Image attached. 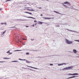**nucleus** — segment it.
Instances as JSON below:
<instances>
[{"instance_id":"obj_1","label":"nucleus","mask_w":79,"mask_h":79,"mask_svg":"<svg viewBox=\"0 0 79 79\" xmlns=\"http://www.w3.org/2000/svg\"><path fill=\"white\" fill-rule=\"evenodd\" d=\"M65 42H66V43L67 44H71L73 43V42H72V41H69L67 39L66 40Z\"/></svg>"},{"instance_id":"obj_2","label":"nucleus","mask_w":79,"mask_h":79,"mask_svg":"<svg viewBox=\"0 0 79 79\" xmlns=\"http://www.w3.org/2000/svg\"><path fill=\"white\" fill-rule=\"evenodd\" d=\"M78 73H74L73 74H72V73H69L68 74V75H70L72 76H76V75H78Z\"/></svg>"},{"instance_id":"obj_3","label":"nucleus","mask_w":79,"mask_h":79,"mask_svg":"<svg viewBox=\"0 0 79 79\" xmlns=\"http://www.w3.org/2000/svg\"><path fill=\"white\" fill-rule=\"evenodd\" d=\"M27 67H29V68H33V69H37V68H35V67H33L32 66H27Z\"/></svg>"},{"instance_id":"obj_4","label":"nucleus","mask_w":79,"mask_h":79,"mask_svg":"<svg viewBox=\"0 0 79 79\" xmlns=\"http://www.w3.org/2000/svg\"><path fill=\"white\" fill-rule=\"evenodd\" d=\"M78 76H73L70 77H69L67 79H70L71 78H74V77H78Z\"/></svg>"},{"instance_id":"obj_5","label":"nucleus","mask_w":79,"mask_h":79,"mask_svg":"<svg viewBox=\"0 0 79 79\" xmlns=\"http://www.w3.org/2000/svg\"><path fill=\"white\" fill-rule=\"evenodd\" d=\"M28 18H31V19H36L35 18L31 17H28Z\"/></svg>"},{"instance_id":"obj_6","label":"nucleus","mask_w":79,"mask_h":79,"mask_svg":"<svg viewBox=\"0 0 79 79\" xmlns=\"http://www.w3.org/2000/svg\"><path fill=\"white\" fill-rule=\"evenodd\" d=\"M73 52L75 53H77V51H76V50L75 49H73Z\"/></svg>"},{"instance_id":"obj_7","label":"nucleus","mask_w":79,"mask_h":79,"mask_svg":"<svg viewBox=\"0 0 79 79\" xmlns=\"http://www.w3.org/2000/svg\"><path fill=\"white\" fill-rule=\"evenodd\" d=\"M73 68V66H70V67H69V69H72Z\"/></svg>"},{"instance_id":"obj_8","label":"nucleus","mask_w":79,"mask_h":79,"mask_svg":"<svg viewBox=\"0 0 79 79\" xmlns=\"http://www.w3.org/2000/svg\"><path fill=\"white\" fill-rule=\"evenodd\" d=\"M44 19H52V18H45V17H44Z\"/></svg>"},{"instance_id":"obj_9","label":"nucleus","mask_w":79,"mask_h":79,"mask_svg":"<svg viewBox=\"0 0 79 79\" xmlns=\"http://www.w3.org/2000/svg\"><path fill=\"white\" fill-rule=\"evenodd\" d=\"M3 59H4L5 60H8L9 59H10V58H3Z\"/></svg>"},{"instance_id":"obj_10","label":"nucleus","mask_w":79,"mask_h":79,"mask_svg":"<svg viewBox=\"0 0 79 79\" xmlns=\"http://www.w3.org/2000/svg\"><path fill=\"white\" fill-rule=\"evenodd\" d=\"M6 30H5L2 33V35H3V34H5V32H6Z\"/></svg>"},{"instance_id":"obj_11","label":"nucleus","mask_w":79,"mask_h":79,"mask_svg":"<svg viewBox=\"0 0 79 79\" xmlns=\"http://www.w3.org/2000/svg\"><path fill=\"white\" fill-rule=\"evenodd\" d=\"M39 23L40 24H42L43 23L42 22H39Z\"/></svg>"},{"instance_id":"obj_12","label":"nucleus","mask_w":79,"mask_h":79,"mask_svg":"<svg viewBox=\"0 0 79 79\" xmlns=\"http://www.w3.org/2000/svg\"><path fill=\"white\" fill-rule=\"evenodd\" d=\"M64 69H65L66 70H68V69H69V67H67Z\"/></svg>"},{"instance_id":"obj_13","label":"nucleus","mask_w":79,"mask_h":79,"mask_svg":"<svg viewBox=\"0 0 79 79\" xmlns=\"http://www.w3.org/2000/svg\"><path fill=\"white\" fill-rule=\"evenodd\" d=\"M27 10H28L29 11H34V10L32 9V10H29V9H27Z\"/></svg>"},{"instance_id":"obj_14","label":"nucleus","mask_w":79,"mask_h":79,"mask_svg":"<svg viewBox=\"0 0 79 79\" xmlns=\"http://www.w3.org/2000/svg\"><path fill=\"white\" fill-rule=\"evenodd\" d=\"M26 62L27 63H30V62L29 61H28L26 60Z\"/></svg>"},{"instance_id":"obj_15","label":"nucleus","mask_w":79,"mask_h":79,"mask_svg":"<svg viewBox=\"0 0 79 79\" xmlns=\"http://www.w3.org/2000/svg\"><path fill=\"white\" fill-rule=\"evenodd\" d=\"M63 6H64L65 7V8H67L68 7L66 6L65 5H64V4H63Z\"/></svg>"},{"instance_id":"obj_16","label":"nucleus","mask_w":79,"mask_h":79,"mask_svg":"<svg viewBox=\"0 0 79 79\" xmlns=\"http://www.w3.org/2000/svg\"><path fill=\"white\" fill-rule=\"evenodd\" d=\"M19 60H23V61H26V60L24 59V60H23V59H19Z\"/></svg>"},{"instance_id":"obj_17","label":"nucleus","mask_w":79,"mask_h":79,"mask_svg":"<svg viewBox=\"0 0 79 79\" xmlns=\"http://www.w3.org/2000/svg\"><path fill=\"white\" fill-rule=\"evenodd\" d=\"M67 31H71V32H73V31L72 30H70L68 29H67Z\"/></svg>"},{"instance_id":"obj_18","label":"nucleus","mask_w":79,"mask_h":79,"mask_svg":"<svg viewBox=\"0 0 79 79\" xmlns=\"http://www.w3.org/2000/svg\"><path fill=\"white\" fill-rule=\"evenodd\" d=\"M64 4H66L67 3H68V2H64Z\"/></svg>"},{"instance_id":"obj_19","label":"nucleus","mask_w":79,"mask_h":79,"mask_svg":"<svg viewBox=\"0 0 79 79\" xmlns=\"http://www.w3.org/2000/svg\"><path fill=\"white\" fill-rule=\"evenodd\" d=\"M7 53H10V50L7 52Z\"/></svg>"},{"instance_id":"obj_20","label":"nucleus","mask_w":79,"mask_h":79,"mask_svg":"<svg viewBox=\"0 0 79 79\" xmlns=\"http://www.w3.org/2000/svg\"><path fill=\"white\" fill-rule=\"evenodd\" d=\"M34 22L35 23H37V21L36 20H34Z\"/></svg>"},{"instance_id":"obj_21","label":"nucleus","mask_w":79,"mask_h":79,"mask_svg":"<svg viewBox=\"0 0 79 79\" xmlns=\"http://www.w3.org/2000/svg\"><path fill=\"white\" fill-rule=\"evenodd\" d=\"M28 14H29L30 15H32V13L31 12H28Z\"/></svg>"},{"instance_id":"obj_22","label":"nucleus","mask_w":79,"mask_h":79,"mask_svg":"<svg viewBox=\"0 0 79 79\" xmlns=\"http://www.w3.org/2000/svg\"><path fill=\"white\" fill-rule=\"evenodd\" d=\"M4 62H6V61H0V63H3Z\"/></svg>"},{"instance_id":"obj_23","label":"nucleus","mask_w":79,"mask_h":79,"mask_svg":"<svg viewBox=\"0 0 79 79\" xmlns=\"http://www.w3.org/2000/svg\"><path fill=\"white\" fill-rule=\"evenodd\" d=\"M26 54H27V55H29V53L28 52H27V53H26Z\"/></svg>"},{"instance_id":"obj_24","label":"nucleus","mask_w":79,"mask_h":79,"mask_svg":"<svg viewBox=\"0 0 79 79\" xmlns=\"http://www.w3.org/2000/svg\"><path fill=\"white\" fill-rule=\"evenodd\" d=\"M12 62H17V61H12Z\"/></svg>"},{"instance_id":"obj_25","label":"nucleus","mask_w":79,"mask_h":79,"mask_svg":"<svg viewBox=\"0 0 79 79\" xmlns=\"http://www.w3.org/2000/svg\"><path fill=\"white\" fill-rule=\"evenodd\" d=\"M53 64H50V65H51V66H52L53 65Z\"/></svg>"},{"instance_id":"obj_26","label":"nucleus","mask_w":79,"mask_h":79,"mask_svg":"<svg viewBox=\"0 0 79 79\" xmlns=\"http://www.w3.org/2000/svg\"><path fill=\"white\" fill-rule=\"evenodd\" d=\"M25 13H28V14H29V12H25Z\"/></svg>"},{"instance_id":"obj_27","label":"nucleus","mask_w":79,"mask_h":79,"mask_svg":"<svg viewBox=\"0 0 79 79\" xmlns=\"http://www.w3.org/2000/svg\"><path fill=\"white\" fill-rule=\"evenodd\" d=\"M75 41H77V42H79V40H76Z\"/></svg>"},{"instance_id":"obj_28","label":"nucleus","mask_w":79,"mask_h":79,"mask_svg":"<svg viewBox=\"0 0 79 79\" xmlns=\"http://www.w3.org/2000/svg\"><path fill=\"white\" fill-rule=\"evenodd\" d=\"M5 24V23H1V24Z\"/></svg>"},{"instance_id":"obj_29","label":"nucleus","mask_w":79,"mask_h":79,"mask_svg":"<svg viewBox=\"0 0 79 79\" xmlns=\"http://www.w3.org/2000/svg\"><path fill=\"white\" fill-rule=\"evenodd\" d=\"M40 16H43V15L42 14H41Z\"/></svg>"},{"instance_id":"obj_30","label":"nucleus","mask_w":79,"mask_h":79,"mask_svg":"<svg viewBox=\"0 0 79 79\" xmlns=\"http://www.w3.org/2000/svg\"><path fill=\"white\" fill-rule=\"evenodd\" d=\"M2 10V8L0 9V11Z\"/></svg>"},{"instance_id":"obj_31","label":"nucleus","mask_w":79,"mask_h":79,"mask_svg":"<svg viewBox=\"0 0 79 79\" xmlns=\"http://www.w3.org/2000/svg\"><path fill=\"white\" fill-rule=\"evenodd\" d=\"M30 70H31V71H33V70H32V69H30Z\"/></svg>"},{"instance_id":"obj_32","label":"nucleus","mask_w":79,"mask_h":79,"mask_svg":"<svg viewBox=\"0 0 79 79\" xmlns=\"http://www.w3.org/2000/svg\"><path fill=\"white\" fill-rule=\"evenodd\" d=\"M39 8L40 9H41V8H41V7H39Z\"/></svg>"},{"instance_id":"obj_33","label":"nucleus","mask_w":79,"mask_h":79,"mask_svg":"<svg viewBox=\"0 0 79 79\" xmlns=\"http://www.w3.org/2000/svg\"><path fill=\"white\" fill-rule=\"evenodd\" d=\"M56 13H59L57 12H56Z\"/></svg>"},{"instance_id":"obj_34","label":"nucleus","mask_w":79,"mask_h":79,"mask_svg":"<svg viewBox=\"0 0 79 79\" xmlns=\"http://www.w3.org/2000/svg\"><path fill=\"white\" fill-rule=\"evenodd\" d=\"M34 24H33V27H34Z\"/></svg>"},{"instance_id":"obj_35","label":"nucleus","mask_w":79,"mask_h":79,"mask_svg":"<svg viewBox=\"0 0 79 79\" xmlns=\"http://www.w3.org/2000/svg\"><path fill=\"white\" fill-rule=\"evenodd\" d=\"M11 0H8L7 1H11Z\"/></svg>"},{"instance_id":"obj_36","label":"nucleus","mask_w":79,"mask_h":79,"mask_svg":"<svg viewBox=\"0 0 79 79\" xmlns=\"http://www.w3.org/2000/svg\"><path fill=\"white\" fill-rule=\"evenodd\" d=\"M54 12H55V13H56V11H54Z\"/></svg>"},{"instance_id":"obj_37","label":"nucleus","mask_w":79,"mask_h":79,"mask_svg":"<svg viewBox=\"0 0 79 79\" xmlns=\"http://www.w3.org/2000/svg\"><path fill=\"white\" fill-rule=\"evenodd\" d=\"M34 40V39H32H32H31V40Z\"/></svg>"},{"instance_id":"obj_38","label":"nucleus","mask_w":79,"mask_h":79,"mask_svg":"<svg viewBox=\"0 0 79 79\" xmlns=\"http://www.w3.org/2000/svg\"><path fill=\"white\" fill-rule=\"evenodd\" d=\"M26 27H29V26H26Z\"/></svg>"},{"instance_id":"obj_39","label":"nucleus","mask_w":79,"mask_h":79,"mask_svg":"<svg viewBox=\"0 0 79 79\" xmlns=\"http://www.w3.org/2000/svg\"><path fill=\"white\" fill-rule=\"evenodd\" d=\"M47 0V1H48V0Z\"/></svg>"},{"instance_id":"obj_40","label":"nucleus","mask_w":79,"mask_h":79,"mask_svg":"<svg viewBox=\"0 0 79 79\" xmlns=\"http://www.w3.org/2000/svg\"><path fill=\"white\" fill-rule=\"evenodd\" d=\"M42 0V1H44V0Z\"/></svg>"},{"instance_id":"obj_41","label":"nucleus","mask_w":79,"mask_h":79,"mask_svg":"<svg viewBox=\"0 0 79 79\" xmlns=\"http://www.w3.org/2000/svg\"><path fill=\"white\" fill-rule=\"evenodd\" d=\"M18 51V50H16V51Z\"/></svg>"},{"instance_id":"obj_42","label":"nucleus","mask_w":79,"mask_h":79,"mask_svg":"<svg viewBox=\"0 0 79 79\" xmlns=\"http://www.w3.org/2000/svg\"><path fill=\"white\" fill-rule=\"evenodd\" d=\"M24 40H26V39H24Z\"/></svg>"},{"instance_id":"obj_43","label":"nucleus","mask_w":79,"mask_h":79,"mask_svg":"<svg viewBox=\"0 0 79 79\" xmlns=\"http://www.w3.org/2000/svg\"><path fill=\"white\" fill-rule=\"evenodd\" d=\"M64 64H65V63H64Z\"/></svg>"},{"instance_id":"obj_44","label":"nucleus","mask_w":79,"mask_h":79,"mask_svg":"<svg viewBox=\"0 0 79 79\" xmlns=\"http://www.w3.org/2000/svg\"><path fill=\"white\" fill-rule=\"evenodd\" d=\"M35 24H37V23H36Z\"/></svg>"},{"instance_id":"obj_45","label":"nucleus","mask_w":79,"mask_h":79,"mask_svg":"<svg viewBox=\"0 0 79 79\" xmlns=\"http://www.w3.org/2000/svg\"><path fill=\"white\" fill-rule=\"evenodd\" d=\"M12 53H11V54Z\"/></svg>"}]
</instances>
